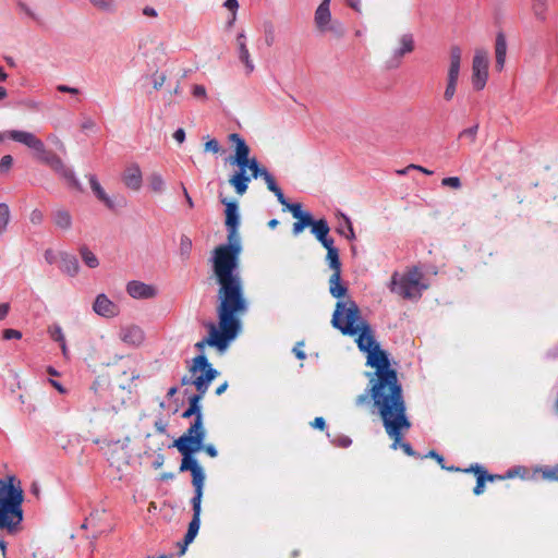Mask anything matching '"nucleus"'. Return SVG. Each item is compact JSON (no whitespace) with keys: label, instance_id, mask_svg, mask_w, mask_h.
Wrapping results in <instances>:
<instances>
[{"label":"nucleus","instance_id":"27","mask_svg":"<svg viewBox=\"0 0 558 558\" xmlns=\"http://www.w3.org/2000/svg\"><path fill=\"white\" fill-rule=\"evenodd\" d=\"M48 163L50 167L58 173H60L62 177H64L68 180L73 179V172L65 167L63 161L60 159V157L53 155L49 160Z\"/></svg>","mask_w":558,"mask_h":558},{"label":"nucleus","instance_id":"50","mask_svg":"<svg viewBox=\"0 0 558 558\" xmlns=\"http://www.w3.org/2000/svg\"><path fill=\"white\" fill-rule=\"evenodd\" d=\"M205 150L217 154L220 151V145L216 140H209L205 143Z\"/></svg>","mask_w":558,"mask_h":558},{"label":"nucleus","instance_id":"49","mask_svg":"<svg viewBox=\"0 0 558 558\" xmlns=\"http://www.w3.org/2000/svg\"><path fill=\"white\" fill-rule=\"evenodd\" d=\"M2 338L4 340H11V339H21L22 338V332L16 330V329H4L2 331Z\"/></svg>","mask_w":558,"mask_h":558},{"label":"nucleus","instance_id":"22","mask_svg":"<svg viewBox=\"0 0 558 558\" xmlns=\"http://www.w3.org/2000/svg\"><path fill=\"white\" fill-rule=\"evenodd\" d=\"M89 185L96 197L102 202L108 208H113L112 199L106 194L105 190L95 175L89 177Z\"/></svg>","mask_w":558,"mask_h":558},{"label":"nucleus","instance_id":"34","mask_svg":"<svg viewBox=\"0 0 558 558\" xmlns=\"http://www.w3.org/2000/svg\"><path fill=\"white\" fill-rule=\"evenodd\" d=\"M327 260L329 263V267L333 270V274H339L341 264L339 260L338 250H329V252H327Z\"/></svg>","mask_w":558,"mask_h":558},{"label":"nucleus","instance_id":"15","mask_svg":"<svg viewBox=\"0 0 558 558\" xmlns=\"http://www.w3.org/2000/svg\"><path fill=\"white\" fill-rule=\"evenodd\" d=\"M507 39L504 33H498L495 39V69L501 72L506 64L507 58Z\"/></svg>","mask_w":558,"mask_h":558},{"label":"nucleus","instance_id":"57","mask_svg":"<svg viewBox=\"0 0 558 558\" xmlns=\"http://www.w3.org/2000/svg\"><path fill=\"white\" fill-rule=\"evenodd\" d=\"M319 242L327 250V252H329V250H337L333 246V240L331 238H328V235L326 238H324L323 240H320Z\"/></svg>","mask_w":558,"mask_h":558},{"label":"nucleus","instance_id":"4","mask_svg":"<svg viewBox=\"0 0 558 558\" xmlns=\"http://www.w3.org/2000/svg\"><path fill=\"white\" fill-rule=\"evenodd\" d=\"M194 416L191 426L177 441L175 447L182 454L197 452L202 449L205 438V428L203 425L202 408L199 397L189 398V408L184 411L183 417Z\"/></svg>","mask_w":558,"mask_h":558},{"label":"nucleus","instance_id":"30","mask_svg":"<svg viewBox=\"0 0 558 558\" xmlns=\"http://www.w3.org/2000/svg\"><path fill=\"white\" fill-rule=\"evenodd\" d=\"M236 206L234 204H228L226 208V225L228 228H236L238 225Z\"/></svg>","mask_w":558,"mask_h":558},{"label":"nucleus","instance_id":"35","mask_svg":"<svg viewBox=\"0 0 558 558\" xmlns=\"http://www.w3.org/2000/svg\"><path fill=\"white\" fill-rule=\"evenodd\" d=\"M10 221V209L4 203H0V234H2Z\"/></svg>","mask_w":558,"mask_h":558},{"label":"nucleus","instance_id":"17","mask_svg":"<svg viewBox=\"0 0 558 558\" xmlns=\"http://www.w3.org/2000/svg\"><path fill=\"white\" fill-rule=\"evenodd\" d=\"M531 13L538 23H546L549 13V0H530Z\"/></svg>","mask_w":558,"mask_h":558},{"label":"nucleus","instance_id":"42","mask_svg":"<svg viewBox=\"0 0 558 558\" xmlns=\"http://www.w3.org/2000/svg\"><path fill=\"white\" fill-rule=\"evenodd\" d=\"M477 129H478V126H477V125H474V126H471V128L464 129V130L459 134V137H460V138H466V140H469L471 143H473V142L475 141V138H476Z\"/></svg>","mask_w":558,"mask_h":558},{"label":"nucleus","instance_id":"10","mask_svg":"<svg viewBox=\"0 0 558 558\" xmlns=\"http://www.w3.org/2000/svg\"><path fill=\"white\" fill-rule=\"evenodd\" d=\"M489 76V56L485 49H476L472 59L471 85L476 92L482 90Z\"/></svg>","mask_w":558,"mask_h":558},{"label":"nucleus","instance_id":"2","mask_svg":"<svg viewBox=\"0 0 558 558\" xmlns=\"http://www.w3.org/2000/svg\"><path fill=\"white\" fill-rule=\"evenodd\" d=\"M241 250L236 228H229L228 244L217 246L213 256L214 274L220 286L217 308L219 324L218 326L214 323L206 325L208 337L196 343V348L199 350L208 344L223 352L236 336L240 327L239 316L247 310L239 271Z\"/></svg>","mask_w":558,"mask_h":558},{"label":"nucleus","instance_id":"64","mask_svg":"<svg viewBox=\"0 0 558 558\" xmlns=\"http://www.w3.org/2000/svg\"><path fill=\"white\" fill-rule=\"evenodd\" d=\"M304 228L305 227L300 221L294 222L293 223V234L294 235L300 234L304 230Z\"/></svg>","mask_w":558,"mask_h":558},{"label":"nucleus","instance_id":"24","mask_svg":"<svg viewBox=\"0 0 558 558\" xmlns=\"http://www.w3.org/2000/svg\"><path fill=\"white\" fill-rule=\"evenodd\" d=\"M52 219L56 227L61 230H69L72 227L71 214L65 209H57Z\"/></svg>","mask_w":558,"mask_h":558},{"label":"nucleus","instance_id":"61","mask_svg":"<svg viewBox=\"0 0 558 558\" xmlns=\"http://www.w3.org/2000/svg\"><path fill=\"white\" fill-rule=\"evenodd\" d=\"M348 7L356 12H361V0H345Z\"/></svg>","mask_w":558,"mask_h":558},{"label":"nucleus","instance_id":"56","mask_svg":"<svg viewBox=\"0 0 558 558\" xmlns=\"http://www.w3.org/2000/svg\"><path fill=\"white\" fill-rule=\"evenodd\" d=\"M57 89L60 93H69V94H72V95H77L80 93L77 88L70 87V86H66V85H58Z\"/></svg>","mask_w":558,"mask_h":558},{"label":"nucleus","instance_id":"7","mask_svg":"<svg viewBox=\"0 0 558 558\" xmlns=\"http://www.w3.org/2000/svg\"><path fill=\"white\" fill-rule=\"evenodd\" d=\"M24 498L0 500V530L15 534L24 520Z\"/></svg>","mask_w":558,"mask_h":558},{"label":"nucleus","instance_id":"23","mask_svg":"<svg viewBox=\"0 0 558 558\" xmlns=\"http://www.w3.org/2000/svg\"><path fill=\"white\" fill-rule=\"evenodd\" d=\"M193 485L195 487V497L193 498V504L201 505L202 496H203V485L205 481V475L202 466L192 472Z\"/></svg>","mask_w":558,"mask_h":558},{"label":"nucleus","instance_id":"63","mask_svg":"<svg viewBox=\"0 0 558 558\" xmlns=\"http://www.w3.org/2000/svg\"><path fill=\"white\" fill-rule=\"evenodd\" d=\"M275 195L277 196L279 203L287 208L289 203L287 202V199H286L283 193L281 192V190H278L277 192H275Z\"/></svg>","mask_w":558,"mask_h":558},{"label":"nucleus","instance_id":"46","mask_svg":"<svg viewBox=\"0 0 558 558\" xmlns=\"http://www.w3.org/2000/svg\"><path fill=\"white\" fill-rule=\"evenodd\" d=\"M542 473L545 478L558 481V464L554 468L542 469Z\"/></svg>","mask_w":558,"mask_h":558},{"label":"nucleus","instance_id":"11","mask_svg":"<svg viewBox=\"0 0 558 558\" xmlns=\"http://www.w3.org/2000/svg\"><path fill=\"white\" fill-rule=\"evenodd\" d=\"M414 38L411 34H403L397 40V46L393 48L391 58L387 61L389 68H397L401 63L403 56L411 53L414 50Z\"/></svg>","mask_w":558,"mask_h":558},{"label":"nucleus","instance_id":"51","mask_svg":"<svg viewBox=\"0 0 558 558\" xmlns=\"http://www.w3.org/2000/svg\"><path fill=\"white\" fill-rule=\"evenodd\" d=\"M287 209L291 211L293 217L296 219H299L303 215L300 204H289L287 206Z\"/></svg>","mask_w":558,"mask_h":558},{"label":"nucleus","instance_id":"62","mask_svg":"<svg viewBox=\"0 0 558 558\" xmlns=\"http://www.w3.org/2000/svg\"><path fill=\"white\" fill-rule=\"evenodd\" d=\"M10 305L9 303H0V320L4 319L9 314Z\"/></svg>","mask_w":558,"mask_h":558},{"label":"nucleus","instance_id":"54","mask_svg":"<svg viewBox=\"0 0 558 558\" xmlns=\"http://www.w3.org/2000/svg\"><path fill=\"white\" fill-rule=\"evenodd\" d=\"M275 35L272 26L269 25L268 28L265 29V41L268 46H271L274 44Z\"/></svg>","mask_w":558,"mask_h":558},{"label":"nucleus","instance_id":"3","mask_svg":"<svg viewBox=\"0 0 558 558\" xmlns=\"http://www.w3.org/2000/svg\"><path fill=\"white\" fill-rule=\"evenodd\" d=\"M229 140L235 144L234 156L230 161L240 169L230 178L229 183L234 187L239 195H243L247 191V184L251 179L257 177L264 178L267 187L272 193L280 190L271 174H269L266 169L259 167L256 158L250 157V147L239 134H230Z\"/></svg>","mask_w":558,"mask_h":558},{"label":"nucleus","instance_id":"29","mask_svg":"<svg viewBox=\"0 0 558 558\" xmlns=\"http://www.w3.org/2000/svg\"><path fill=\"white\" fill-rule=\"evenodd\" d=\"M78 262L74 256H65L62 259L61 269L63 272L75 276L78 272Z\"/></svg>","mask_w":558,"mask_h":558},{"label":"nucleus","instance_id":"44","mask_svg":"<svg viewBox=\"0 0 558 558\" xmlns=\"http://www.w3.org/2000/svg\"><path fill=\"white\" fill-rule=\"evenodd\" d=\"M126 291L132 298L140 299V281H130L126 286Z\"/></svg>","mask_w":558,"mask_h":558},{"label":"nucleus","instance_id":"8","mask_svg":"<svg viewBox=\"0 0 558 558\" xmlns=\"http://www.w3.org/2000/svg\"><path fill=\"white\" fill-rule=\"evenodd\" d=\"M462 49L453 46L449 51V63L445 77L444 99L451 101L457 93L461 73Z\"/></svg>","mask_w":558,"mask_h":558},{"label":"nucleus","instance_id":"31","mask_svg":"<svg viewBox=\"0 0 558 558\" xmlns=\"http://www.w3.org/2000/svg\"><path fill=\"white\" fill-rule=\"evenodd\" d=\"M329 230L327 222L324 219H320L313 225L312 232L315 234L317 240L320 241L328 235Z\"/></svg>","mask_w":558,"mask_h":558},{"label":"nucleus","instance_id":"5","mask_svg":"<svg viewBox=\"0 0 558 558\" xmlns=\"http://www.w3.org/2000/svg\"><path fill=\"white\" fill-rule=\"evenodd\" d=\"M426 288L425 278L416 267L395 272L391 277L390 290L404 299L418 298Z\"/></svg>","mask_w":558,"mask_h":558},{"label":"nucleus","instance_id":"12","mask_svg":"<svg viewBox=\"0 0 558 558\" xmlns=\"http://www.w3.org/2000/svg\"><path fill=\"white\" fill-rule=\"evenodd\" d=\"M25 498L21 481L15 475L0 478V500Z\"/></svg>","mask_w":558,"mask_h":558},{"label":"nucleus","instance_id":"37","mask_svg":"<svg viewBox=\"0 0 558 558\" xmlns=\"http://www.w3.org/2000/svg\"><path fill=\"white\" fill-rule=\"evenodd\" d=\"M89 1L95 8L99 9L101 11L111 12L114 9V4H113L112 0H89Z\"/></svg>","mask_w":558,"mask_h":558},{"label":"nucleus","instance_id":"58","mask_svg":"<svg viewBox=\"0 0 558 558\" xmlns=\"http://www.w3.org/2000/svg\"><path fill=\"white\" fill-rule=\"evenodd\" d=\"M483 490H484V476L481 474L477 477V483H476V486L474 488V493L476 495H480V494L483 493Z\"/></svg>","mask_w":558,"mask_h":558},{"label":"nucleus","instance_id":"36","mask_svg":"<svg viewBox=\"0 0 558 558\" xmlns=\"http://www.w3.org/2000/svg\"><path fill=\"white\" fill-rule=\"evenodd\" d=\"M48 333L53 341L63 342L64 335L62 328L59 325H52L48 328Z\"/></svg>","mask_w":558,"mask_h":558},{"label":"nucleus","instance_id":"47","mask_svg":"<svg viewBox=\"0 0 558 558\" xmlns=\"http://www.w3.org/2000/svg\"><path fill=\"white\" fill-rule=\"evenodd\" d=\"M13 165L11 155H5L0 159V172H8Z\"/></svg>","mask_w":558,"mask_h":558},{"label":"nucleus","instance_id":"9","mask_svg":"<svg viewBox=\"0 0 558 558\" xmlns=\"http://www.w3.org/2000/svg\"><path fill=\"white\" fill-rule=\"evenodd\" d=\"M331 0H322L314 13V26L320 34H331L337 37L343 35L341 23L333 19L330 10Z\"/></svg>","mask_w":558,"mask_h":558},{"label":"nucleus","instance_id":"53","mask_svg":"<svg viewBox=\"0 0 558 558\" xmlns=\"http://www.w3.org/2000/svg\"><path fill=\"white\" fill-rule=\"evenodd\" d=\"M82 131H93L96 129V123L93 119H85L81 124Z\"/></svg>","mask_w":558,"mask_h":558},{"label":"nucleus","instance_id":"1","mask_svg":"<svg viewBox=\"0 0 558 558\" xmlns=\"http://www.w3.org/2000/svg\"><path fill=\"white\" fill-rule=\"evenodd\" d=\"M332 325L343 333L359 335L357 345L367 353V365L376 372L369 379L372 398L378 408L386 432L396 435L397 428L407 426L403 417V398L395 369L379 349L372 331L361 318L357 305L351 301L337 303Z\"/></svg>","mask_w":558,"mask_h":558},{"label":"nucleus","instance_id":"55","mask_svg":"<svg viewBox=\"0 0 558 558\" xmlns=\"http://www.w3.org/2000/svg\"><path fill=\"white\" fill-rule=\"evenodd\" d=\"M299 221L301 223H303L304 227H312L313 228V225L316 222L313 220V218L308 215V214H303L300 218H299Z\"/></svg>","mask_w":558,"mask_h":558},{"label":"nucleus","instance_id":"45","mask_svg":"<svg viewBox=\"0 0 558 558\" xmlns=\"http://www.w3.org/2000/svg\"><path fill=\"white\" fill-rule=\"evenodd\" d=\"M441 184L444 186H448V187H451L454 190H458L461 187V181L458 177L445 178V179H442Z\"/></svg>","mask_w":558,"mask_h":558},{"label":"nucleus","instance_id":"16","mask_svg":"<svg viewBox=\"0 0 558 558\" xmlns=\"http://www.w3.org/2000/svg\"><path fill=\"white\" fill-rule=\"evenodd\" d=\"M236 45L239 49V59L244 64L246 73H251L254 70V64L251 59L250 51L246 47V37L244 33H240L236 36Z\"/></svg>","mask_w":558,"mask_h":558},{"label":"nucleus","instance_id":"6","mask_svg":"<svg viewBox=\"0 0 558 558\" xmlns=\"http://www.w3.org/2000/svg\"><path fill=\"white\" fill-rule=\"evenodd\" d=\"M189 373V377H184L182 379V384L193 385L198 392L193 397H199L201 400L207 391L209 384L218 375V372L211 367L204 355H198L192 360Z\"/></svg>","mask_w":558,"mask_h":558},{"label":"nucleus","instance_id":"60","mask_svg":"<svg viewBox=\"0 0 558 558\" xmlns=\"http://www.w3.org/2000/svg\"><path fill=\"white\" fill-rule=\"evenodd\" d=\"M173 138L179 143L182 144L185 141V132L183 129H178L173 133Z\"/></svg>","mask_w":558,"mask_h":558},{"label":"nucleus","instance_id":"20","mask_svg":"<svg viewBox=\"0 0 558 558\" xmlns=\"http://www.w3.org/2000/svg\"><path fill=\"white\" fill-rule=\"evenodd\" d=\"M146 187L148 191L160 194L165 191L166 181L161 173L153 171L146 175Z\"/></svg>","mask_w":558,"mask_h":558},{"label":"nucleus","instance_id":"52","mask_svg":"<svg viewBox=\"0 0 558 558\" xmlns=\"http://www.w3.org/2000/svg\"><path fill=\"white\" fill-rule=\"evenodd\" d=\"M410 169L418 170V171H421V172H423V173H425V174H432V173H433V172H432V171H429L428 169L423 168V167H421V166H416V165H410V166H408L407 168H404V169H402V170H399V171H398V173H399V174H404V173H407V171H408V170H410Z\"/></svg>","mask_w":558,"mask_h":558},{"label":"nucleus","instance_id":"48","mask_svg":"<svg viewBox=\"0 0 558 558\" xmlns=\"http://www.w3.org/2000/svg\"><path fill=\"white\" fill-rule=\"evenodd\" d=\"M29 221L35 226L41 225L44 221L43 211L39 209L32 210V213L29 215Z\"/></svg>","mask_w":558,"mask_h":558},{"label":"nucleus","instance_id":"41","mask_svg":"<svg viewBox=\"0 0 558 558\" xmlns=\"http://www.w3.org/2000/svg\"><path fill=\"white\" fill-rule=\"evenodd\" d=\"M192 250V241L189 236H181L180 239V253L183 256H189Z\"/></svg>","mask_w":558,"mask_h":558},{"label":"nucleus","instance_id":"26","mask_svg":"<svg viewBox=\"0 0 558 558\" xmlns=\"http://www.w3.org/2000/svg\"><path fill=\"white\" fill-rule=\"evenodd\" d=\"M340 272L332 274L329 279V291L335 298H342L347 293V288L340 282Z\"/></svg>","mask_w":558,"mask_h":558},{"label":"nucleus","instance_id":"33","mask_svg":"<svg viewBox=\"0 0 558 558\" xmlns=\"http://www.w3.org/2000/svg\"><path fill=\"white\" fill-rule=\"evenodd\" d=\"M199 468L201 465L194 458L191 457V453L183 454L182 463L180 466L181 471H190L192 473Z\"/></svg>","mask_w":558,"mask_h":558},{"label":"nucleus","instance_id":"38","mask_svg":"<svg viewBox=\"0 0 558 558\" xmlns=\"http://www.w3.org/2000/svg\"><path fill=\"white\" fill-rule=\"evenodd\" d=\"M158 294V288L153 284L142 283V299H154Z\"/></svg>","mask_w":558,"mask_h":558},{"label":"nucleus","instance_id":"39","mask_svg":"<svg viewBox=\"0 0 558 558\" xmlns=\"http://www.w3.org/2000/svg\"><path fill=\"white\" fill-rule=\"evenodd\" d=\"M192 96L196 99L206 100L207 92L204 85L194 84L191 88Z\"/></svg>","mask_w":558,"mask_h":558},{"label":"nucleus","instance_id":"21","mask_svg":"<svg viewBox=\"0 0 558 558\" xmlns=\"http://www.w3.org/2000/svg\"><path fill=\"white\" fill-rule=\"evenodd\" d=\"M193 511H194V515L189 525V530H187V533L184 538L185 545H189L190 543H192L194 541V538L197 535V532L199 530L201 505L193 504Z\"/></svg>","mask_w":558,"mask_h":558},{"label":"nucleus","instance_id":"28","mask_svg":"<svg viewBox=\"0 0 558 558\" xmlns=\"http://www.w3.org/2000/svg\"><path fill=\"white\" fill-rule=\"evenodd\" d=\"M121 339L129 344L136 345L140 342V329L137 326L125 327L121 331Z\"/></svg>","mask_w":558,"mask_h":558},{"label":"nucleus","instance_id":"40","mask_svg":"<svg viewBox=\"0 0 558 558\" xmlns=\"http://www.w3.org/2000/svg\"><path fill=\"white\" fill-rule=\"evenodd\" d=\"M166 73L165 72H159V71H156L151 76H150V82L154 86L155 89H159L165 81H166Z\"/></svg>","mask_w":558,"mask_h":558},{"label":"nucleus","instance_id":"59","mask_svg":"<svg viewBox=\"0 0 558 558\" xmlns=\"http://www.w3.org/2000/svg\"><path fill=\"white\" fill-rule=\"evenodd\" d=\"M238 19V14H234L232 17V13H227V20H226V28L231 29Z\"/></svg>","mask_w":558,"mask_h":558},{"label":"nucleus","instance_id":"13","mask_svg":"<svg viewBox=\"0 0 558 558\" xmlns=\"http://www.w3.org/2000/svg\"><path fill=\"white\" fill-rule=\"evenodd\" d=\"M93 311L105 318H113L120 314V307L111 301L105 293L96 296L93 303Z\"/></svg>","mask_w":558,"mask_h":558},{"label":"nucleus","instance_id":"14","mask_svg":"<svg viewBox=\"0 0 558 558\" xmlns=\"http://www.w3.org/2000/svg\"><path fill=\"white\" fill-rule=\"evenodd\" d=\"M7 135L12 141L21 143L35 151L43 153L45 150L44 142L31 132L12 130Z\"/></svg>","mask_w":558,"mask_h":558},{"label":"nucleus","instance_id":"43","mask_svg":"<svg viewBox=\"0 0 558 558\" xmlns=\"http://www.w3.org/2000/svg\"><path fill=\"white\" fill-rule=\"evenodd\" d=\"M222 8L227 11V13L238 14L239 12V1L238 0H225L222 3Z\"/></svg>","mask_w":558,"mask_h":558},{"label":"nucleus","instance_id":"18","mask_svg":"<svg viewBox=\"0 0 558 558\" xmlns=\"http://www.w3.org/2000/svg\"><path fill=\"white\" fill-rule=\"evenodd\" d=\"M403 417H404L405 422L408 423V425L398 427L397 432H396L397 434L393 436L390 435L388 432H387V434L389 435V437L391 439H393L392 449L396 450L398 448H401L408 456H412L413 450H412L411 446L409 444L401 442L403 432H407L411 426L410 422L408 421V418L405 416V405L404 404H403Z\"/></svg>","mask_w":558,"mask_h":558},{"label":"nucleus","instance_id":"19","mask_svg":"<svg viewBox=\"0 0 558 558\" xmlns=\"http://www.w3.org/2000/svg\"><path fill=\"white\" fill-rule=\"evenodd\" d=\"M124 185L132 190L140 189V167L136 163L128 166L122 174Z\"/></svg>","mask_w":558,"mask_h":558},{"label":"nucleus","instance_id":"32","mask_svg":"<svg viewBox=\"0 0 558 558\" xmlns=\"http://www.w3.org/2000/svg\"><path fill=\"white\" fill-rule=\"evenodd\" d=\"M80 252L81 257L83 262L86 264V266H88L89 268L98 267L99 260L92 251H89L87 247H82Z\"/></svg>","mask_w":558,"mask_h":558},{"label":"nucleus","instance_id":"25","mask_svg":"<svg viewBox=\"0 0 558 558\" xmlns=\"http://www.w3.org/2000/svg\"><path fill=\"white\" fill-rule=\"evenodd\" d=\"M338 217L341 220L337 228L338 233L344 235L349 240H353L355 238V233L350 218L342 213H339Z\"/></svg>","mask_w":558,"mask_h":558}]
</instances>
